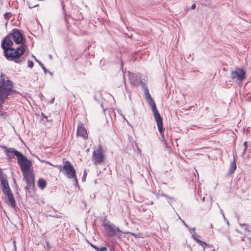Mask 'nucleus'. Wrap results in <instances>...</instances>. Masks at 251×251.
<instances>
[{
	"instance_id": "29",
	"label": "nucleus",
	"mask_w": 251,
	"mask_h": 251,
	"mask_svg": "<svg viewBox=\"0 0 251 251\" xmlns=\"http://www.w3.org/2000/svg\"><path fill=\"white\" fill-rule=\"evenodd\" d=\"M247 239L249 241L250 244H251V232L247 234Z\"/></svg>"
},
{
	"instance_id": "21",
	"label": "nucleus",
	"mask_w": 251,
	"mask_h": 251,
	"mask_svg": "<svg viewBox=\"0 0 251 251\" xmlns=\"http://www.w3.org/2000/svg\"><path fill=\"white\" fill-rule=\"evenodd\" d=\"M239 225L241 228H242L245 231L248 232V233L251 232V231L248 229L249 225L248 224L239 223Z\"/></svg>"
},
{
	"instance_id": "17",
	"label": "nucleus",
	"mask_w": 251,
	"mask_h": 251,
	"mask_svg": "<svg viewBox=\"0 0 251 251\" xmlns=\"http://www.w3.org/2000/svg\"><path fill=\"white\" fill-rule=\"evenodd\" d=\"M193 238L198 243H199L201 246L203 247L204 250L205 249L206 247H210V246L207 243H206L205 242L201 241L195 237H194Z\"/></svg>"
},
{
	"instance_id": "28",
	"label": "nucleus",
	"mask_w": 251,
	"mask_h": 251,
	"mask_svg": "<svg viewBox=\"0 0 251 251\" xmlns=\"http://www.w3.org/2000/svg\"><path fill=\"white\" fill-rule=\"evenodd\" d=\"M33 65H34V63H33V62L32 61H29V60L28 61V66L29 68H32L33 67Z\"/></svg>"
},
{
	"instance_id": "6",
	"label": "nucleus",
	"mask_w": 251,
	"mask_h": 251,
	"mask_svg": "<svg viewBox=\"0 0 251 251\" xmlns=\"http://www.w3.org/2000/svg\"><path fill=\"white\" fill-rule=\"evenodd\" d=\"M246 73L244 70L240 68H236L235 71H232L231 78L235 82L240 84L245 78Z\"/></svg>"
},
{
	"instance_id": "23",
	"label": "nucleus",
	"mask_w": 251,
	"mask_h": 251,
	"mask_svg": "<svg viewBox=\"0 0 251 251\" xmlns=\"http://www.w3.org/2000/svg\"><path fill=\"white\" fill-rule=\"evenodd\" d=\"M6 176L4 174L2 170L0 169V182L6 180Z\"/></svg>"
},
{
	"instance_id": "32",
	"label": "nucleus",
	"mask_w": 251,
	"mask_h": 251,
	"mask_svg": "<svg viewBox=\"0 0 251 251\" xmlns=\"http://www.w3.org/2000/svg\"><path fill=\"white\" fill-rule=\"evenodd\" d=\"M220 213L222 214V215L223 216V217L224 218V220H226V217H225V214H224V213L223 212V210L222 209H220Z\"/></svg>"
},
{
	"instance_id": "31",
	"label": "nucleus",
	"mask_w": 251,
	"mask_h": 251,
	"mask_svg": "<svg viewBox=\"0 0 251 251\" xmlns=\"http://www.w3.org/2000/svg\"><path fill=\"white\" fill-rule=\"evenodd\" d=\"M206 199L208 201V202L209 203V206L210 207L212 204V199L211 198H206Z\"/></svg>"
},
{
	"instance_id": "16",
	"label": "nucleus",
	"mask_w": 251,
	"mask_h": 251,
	"mask_svg": "<svg viewBox=\"0 0 251 251\" xmlns=\"http://www.w3.org/2000/svg\"><path fill=\"white\" fill-rule=\"evenodd\" d=\"M38 185L41 189L43 190L46 187L47 182L45 180L40 178L38 181Z\"/></svg>"
},
{
	"instance_id": "43",
	"label": "nucleus",
	"mask_w": 251,
	"mask_h": 251,
	"mask_svg": "<svg viewBox=\"0 0 251 251\" xmlns=\"http://www.w3.org/2000/svg\"><path fill=\"white\" fill-rule=\"evenodd\" d=\"M35 60H36V61L37 62H39L38 60H37L36 59V58H35Z\"/></svg>"
},
{
	"instance_id": "38",
	"label": "nucleus",
	"mask_w": 251,
	"mask_h": 251,
	"mask_svg": "<svg viewBox=\"0 0 251 251\" xmlns=\"http://www.w3.org/2000/svg\"><path fill=\"white\" fill-rule=\"evenodd\" d=\"M13 246L15 245H16V241L15 240L13 241Z\"/></svg>"
},
{
	"instance_id": "8",
	"label": "nucleus",
	"mask_w": 251,
	"mask_h": 251,
	"mask_svg": "<svg viewBox=\"0 0 251 251\" xmlns=\"http://www.w3.org/2000/svg\"><path fill=\"white\" fill-rule=\"evenodd\" d=\"M0 147L4 149L5 155L9 159L14 158V156H16L17 159H18L22 154L13 148H7L5 146H0Z\"/></svg>"
},
{
	"instance_id": "39",
	"label": "nucleus",
	"mask_w": 251,
	"mask_h": 251,
	"mask_svg": "<svg viewBox=\"0 0 251 251\" xmlns=\"http://www.w3.org/2000/svg\"><path fill=\"white\" fill-rule=\"evenodd\" d=\"M14 251H16V245H14Z\"/></svg>"
},
{
	"instance_id": "2",
	"label": "nucleus",
	"mask_w": 251,
	"mask_h": 251,
	"mask_svg": "<svg viewBox=\"0 0 251 251\" xmlns=\"http://www.w3.org/2000/svg\"><path fill=\"white\" fill-rule=\"evenodd\" d=\"M12 39L11 35L9 34L2 39L1 44L5 57L10 61L20 58L25 51V49L22 45L16 48H13Z\"/></svg>"
},
{
	"instance_id": "9",
	"label": "nucleus",
	"mask_w": 251,
	"mask_h": 251,
	"mask_svg": "<svg viewBox=\"0 0 251 251\" xmlns=\"http://www.w3.org/2000/svg\"><path fill=\"white\" fill-rule=\"evenodd\" d=\"M10 34L11 35V37L16 44H22L24 40V37L22 34L18 29L15 28L13 29L12 33Z\"/></svg>"
},
{
	"instance_id": "14",
	"label": "nucleus",
	"mask_w": 251,
	"mask_h": 251,
	"mask_svg": "<svg viewBox=\"0 0 251 251\" xmlns=\"http://www.w3.org/2000/svg\"><path fill=\"white\" fill-rule=\"evenodd\" d=\"M5 196L7 198V203L10 204L13 208L15 207V201L12 193V191L7 192V193L4 194Z\"/></svg>"
},
{
	"instance_id": "3",
	"label": "nucleus",
	"mask_w": 251,
	"mask_h": 251,
	"mask_svg": "<svg viewBox=\"0 0 251 251\" xmlns=\"http://www.w3.org/2000/svg\"><path fill=\"white\" fill-rule=\"evenodd\" d=\"M16 91L13 89V85L8 77H5L3 73L0 76V97L7 99L8 96Z\"/></svg>"
},
{
	"instance_id": "41",
	"label": "nucleus",
	"mask_w": 251,
	"mask_h": 251,
	"mask_svg": "<svg viewBox=\"0 0 251 251\" xmlns=\"http://www.w3.org/2000/svg\"><path fill=\"white\" fill-rule=\"evenodd\" d=\"M226 220V224H227L228 225H229V223H228V222L227 220L226 219V220Z\"/></svg>"
},
{
	"instance_id": "7",
	"label": "nucleus",
	"mask_w": 251,
	"mask_h": 251,
	"mask_svg": "<svg viewBox=\"0 0 251 251\" xmlns=\"http://www.w3.org/2000/svg\"><path fill=\"white\" fill-rule=\"evenodd\" d=\"M104 227L108 232V235L110 237H118L122 236L123 232L118 227L113 224L105 225Z\"/></svg>"
},
{
	"instance_id": "44",
	"label": "nucleus",
	"mask_w": 251,
	"mask_h": 251,
	"mask_svg": "<svg viewBox=\"0 0 251 251\" xmlns=\"http://www.w3.org/2000/svg\"><path fill=\"white\" fill-rule=\"evenodd\" d=\"M236 231L238 232H239V231L238 229H236Z\"/></svg>"
},
{
	"instance_id": "5",
	"label": "nucleus",
	"mask_w": 251,
	"mask_h": 251,
	"mask_svg": "<svg viewBox=\"0 0 251 251\" xmlns=\"http://www.w3.org/2000/svg\"><path fill=\"white\" fill-rule=\"evenodd\" d=\"M64 174L69 178L73 179L75 185L78 186V180L76 176V172L71 163L68 161L64 162Z\"/></svg>"
},
{
	"instance_id": "10",
	"label": "nucleus",
	"mask_w": 251,
	"mask_h": 251,
	"mask_svg": "<svg viewBox=\"0 0 251 251\" xmlns=\"http://www.w3.org/2000/svg\"><path fill=\"white\" fill-rule=\"evenodd\" d=\"M128 75L131 85L138 86L142 82L141 78L139 75L128 72Z\"/></svg>"
},
{
	"instance_id": "40",
	"label": "nucleus",
	"mask_w": 251,
	"mask_h": 251,
	"mask_svg": "<svg viewBox=\"0 0 251 251\" xmlns=\"http://www.w3.org/2000/svg\"><path fill=\"white\" fill-rule=\"evenodd\" d=\"M205 197H203L202 198V201H205Z\"/></svg>"
},
{
	"instance_id": "35",
	"label": "nucleus",
	"mask_w": 251,
	"mask_h": 251,
	"mask_svg": "<svg viewBox=\"0 0 251 251\" xmlns=\"http://www.w3.org/2000/svg\"><path fill=\"white\" fill-rule=\"evenodd\" d=\"M188 228L189 229V230H190L191 233L192 232L191 231L194 232L195 230V228H190L189 227Z\"/></svg>"
},
{
	"instance_id": "25",
	"label": "nucleus",
	"mask_w": 251,
	"mask_h": 251,
	"mask_svg": "<svg viewBox=\"0 0 251 251\" xmlns=\"http://www.w3.org/2000/svg\"><path fill=\"white\" fill-rule=\"evenodd\" d=\"M11 16V14L9 12H6L4 14V18L6 20H9Z\"/></svg>"
},
{
	"instance_id": "33",
	"label": "nucleus",
	"mask_w": 251,
	"mask_h": 251,
	"mask_svg": "<svg viewBox=\"0 0 251 251\" xmlns=\"http://www.w3.org/2000/svg\"><path fill=\"white\" fill-rule=\"evenodd\" d=\"M244 145L245 146V149H244V152H245V151H246V149L247 148V142H245L244 143Z\"/></svg>"
},
{
	"instance_id": "36",
	"label": "nucleus",
	"mask_w": 251,
	"mask_h": 251,
	"mask_svg": "<svg viewBox=\"0 0 251 251\" xmlns=\"http://www.w3.org/2000/svg\"><path fill=\"white\" fill-rule=\"evenodd\" d=\"M86 173H84V175H83V177H82V180H84V179H85V176H86Z\"/></svg>"
},
{
	"instance_id": "12",
	"label": "nucleus",
	"mask_w": 251,
	"mask_h": 251,
	"mask_svg": "<svg viewBox=\"0 0 251 251\" xmlns=\"http://www.w3.org/2000/svg\"><path fill=\"white\" fill-rule=\"evenodd\" d=\"M155 121L157 124V127H158L159 132L161 134V138H162V141L166 145V146H167V141L165 138V136H164V132H163V122H162V118H159V119H157V120H155Z\"/></svg>"
},
{
	"instance_id": "26",
	"label": "nucleus",
	"mask_w": 251,
	"mask_h": 251,
	"mask_svg": "<svg viewBox=\"0 0 251 251\" xmlns=\"http://www.w3.org/2000/svg\"><path fill=\"white\" fill-rule=\"evenodd\" d=\"M56 167L59 170L60 172H62L63 173H64V170L63 169L64 165L63 166L60 165H57V166H56Z\"/></svg>"
},
{
	"instance_id": "45",
	"label": "nucleus",
	"mask_w": 251,
	"mask_h": 251,
	"mask_svg": "<svg viewBox=\"0 0 251 251\" xmlns=\"http://www.w3.org/2000/svg\"><path fill=\"white\" fill-rule=\"evenodd\" d=\"M51 57H52L51 55H50V58H51Z\"/></svg>"
},
{
	"instance_id": "30",
	"label": "nucleus",
	"mask_w": 251,
	"mask_h": 251,
	"mask_svg": "<svg viewBox=\"0 0 251 251\" xmlns=\"http://www.w3.org/2000/svg\"><path fill=\"white\" fill-rule=\"evenodd\" d=\"M20 58L18 59H15L13 60H14L15 62L17 63H20L21 62H23L24 60H25V59H23V60L19 59Z\"/></svg>"
},
{
	"instance_id": "42",
	"label": "nucleus",
	"mask_w": 251,
	"mask_h": 251,
	"mask_svg": "<svg viewBox=\"0 0 251 251\" xmlns=\"http://www.w3.org/2000/svg\"><path fill=\"white\" fill-rule=\"evenodd\" d=\"M110 251H114V250H113V249H110Z\"/></svg>"
},
{
	"instance_id": "37",
	"label": "nucleus",
	"mask_w": 251,
	"mask_h": 251,
	"mask_svg": "<svg viewBox=\"0 0 251 251\" xmlns=\"http://www.w3.org/2000/svg\"><path fill=\"white\" fill-rule=\"evenodd\" d=\"M182 222H183V223L184 224V225H185V226L186 227H187V228H189V226H188V225H187L185 223V222H184V221H183Z\"/></svg>"
},
{
	"instance_id": "15",
	"label": "nucleus",
	"mask_w": 251,
	"mask_h": 251,
	"mask_svg": "<svg viewBox=\"0 0 251 251\" xmlns=\"http://www.w3.org/2000/svg\"><path fill=\"white\" fill-rule=\"evenodd\" d=\"M1 186V189L4 194L7 193V192L11 191V189L9 187L7 180H5L0 182Z\"/></svg>"
},
{
	"instance_id": "11",
	"label": "nucleus",
	"mask_w": 251,
	"mask_h": 251,
	"mask_svg": "<svg viewBox=\"0 0 251 251\" xmlns=\"http://www.w3.org/2000/svg\"><path fill=\"white\" fill-rule=\"evenodd\" d=\"M147 100L149 104L151 106V108L153 112L155 120H157V119H159V118H161V116H160L158 111L157 110V109L156 108V104H155V103L154 100L152 98H151Z\"/></svg>"
},
{
	"instance_id": "27",
	"label": "nucleus",
	"mask_w": 251,
	"mask_h": 251,
	"mask_svg": "<svg viewBox=\"0 0 251 251\" xmlns=\"http://www.w3.org/2000/svg\"><path fill=\"white\" fill-rule=\"evenodd\" d=\"M38 63H39V65L41 66V67H42V68L43 69L45 73H46V72H47V70L46 68V67L44 66L43 64L41 62H38Z\"/></svg>"
},
{
	"instance_id": "22",
	"label": "nucleus",
	"mask_w": 251,
	"mask_h": 251,
	"mask_svg": "<svg viewBox=\"0 0 251 251\" xmlns=\"http://www.w3.org/2000/svg\"><path fill=\"white\" fill-rule=\"evenodd\" d=\"M160 196H162V197H165L168 199H169V201H168V202L171 203V202L174 201L175 200V199L173 197H170L169 196H167V195L166 194H164L163 193H161V194H158L157 195V197H160Z\"/></svg>"
},
{
	"instance_id": "18",
	"label": "nucleus",
	"mask_w": 251,
	"mask_h": 251,
	"mask_svg": "<svg viewBox=\"0 0 251 251\" xmlns=\"http://www.w3.org/2000/svg\"><path fill=\"white\" fill-rule=\"evenodd\" d=\"M236 169V161L235 158H234L233 162L231 163L230 169H229V173L230 174H232Z\"/></svg>"
},
{
	"instance_id": "20",
	"label": "nucleus",
	"mask_w": 251,
	"mask_h": 251,
	"mask_svg": "<svg viewBox=\"0 0 251 251\" xmlns=\"http://www.w3.org/2000/svg\"><path fill=\"white\" fill-rule=\"evenodd\" d=\"M91 246L94 248L97 251H106L107 250V249L106 247H99L98 246H96L93 244H90Z\"/></svg>"
},
{
	"instance_id": "24",
	"label": "nucleus",
	"mask_w": 251,
	"mask_h": 251,
	"mask_svg": "<svg viewBox=\"0 0 251 251\" xmlns=\"http://www.w3.org/2000/svg\"><path fill=\"white\" fill-rule=\"evenodd\" d=\"M145 96L147 100L152 98L147 88L145 90Z\"/></svg>"
},
{
	"instance_id": "19",
	"label": "nucleus",
	"mask_w": 251,
	"mask_h": 251,
	"mask_svg": "<svg viewBox=\"0 0 251 251\" xmlns=\"http://www.w3.org/2000/svg\"><path fill=\"white\" fill-rule=\"evenodd\" d=\"M6 99L0 97V115H3V112L2 111V105L3 103H4V101H5Z\"/></svg>"
},
{
	"instance_id": "1",
	"label": "nucleus",
	"mask_w": 251,
	"mask_h": 251,
	"mask_svg": "<svg viewBox=\"0 0 251 251\" xmlns=\"http://www.w3.org/2000/svg\"><path fill=\"white\" fill-rule=\"evenodd\" d=\"M18 163L20 167L24 179L27 185L25 188L27 190H32L35 187L34 175L31 169L32 163L26 156L22 155L17 159Z\"/></svg>"
},
{
	"instance_id": "34",
	"label": "nucleus",
	"mask_w": 251,
	"mask_h": 251,
	"mask_svg": "<svg viewBox=\"0 0 251 251\" xmlns=\"http://www.w3.org/2000/svg\"><path fill=\"white\" fill-rule=\"evenodd\" d=\"M196 8V5L195 3L193 4L191 7V9H194Z\"/></svg>"
},
{
	"instance_id": "4",
	"label": "nucleus",
	"mask_w": 251,
	"mask_h": 251,
	"mask_svg": "<svg viewBox=\"0 0 251 251\" xmlns=\"http://www.w3.org/2000/svg\"><path fill=\"white\" fill-rule=\"evenodd\" d=\"M105 159L104 151L101 145H99L92 152L91 160L95 166L102 164Z\"/></svg>"
},
{
	"instance_id": "13",
	"label": "nucleus",
	"mask_w": 251,
	"mask_h": 251,
	"mask_svg": "<svg viewBox=\"0 0 251 251\" xmlns=\"http://www.w3.org/2000/svg\"><path fill=\"white\" fill-rule=\"evenodd\" d=\"M77 135L81 136L84 139H87L88 138V134L86 131V129L82 126L81 123H78L77 126Z\"/></svg>"
}]
</instances>
